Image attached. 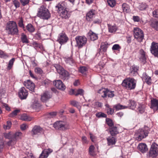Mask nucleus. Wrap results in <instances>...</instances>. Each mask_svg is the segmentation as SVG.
I'll list each match as a JSON object with an SVG mask.
<instances>
[{
  "mask_svg": "<svg viewBox=\"0 0 158 158\" xmlns=\"http://www.w3.org/2000/svg\"><path fill=\"white\" fill-rule=\"evenodd\" d=\"M6 30L9 35H14L19 34V30L17 24L14 21H10L7 23Z\"/></svg>",
  "mask_w": 158,
  "mask_h": 158,
  "instance_id": "obj_1",
  "label": "nucleus"
},
{
  "mask_svg": "<svg viewBox=\"0 0 158 158\" xmlns=\"http://www.w3.org/2000/svg\"><path fill=\"white\" fill-rule=\"evenodd\" d=\"M37 16L40 18L45 19H48L51 16L48 10L44 6L42 5L38 9Z\"/></svg>",
  "mask_w": 158,
  "mask_h": 158,
  "instance_id": "obj_2",
  "label": "nucleus"
},
{
  "mask_svg": "<svg viewBox=\"0 0 158 158\" xmlns=\"http://www.w3.org/2000/svg\"><path fill=\"white\" fill-rule=\"evenodd\" d=\"M149 129L148 127L145 126L141 129H139L136 132L135 135L137 140L140 141L148 135Z\"/></svg>",
  "mask_w": 158,
  "mask_h": 158,
  "instance_id": "obj_3",
  "label": "nucleus"
},
{
  "mask_svg": "<svg viewBox=\"0 0 158 158\" xmlns=\"http://www.w3.org/2000/svg\"><path fill=\"white\" fill-rule=\"evenodd\" d=\"M53 66L56 69L57 72L60 75V77L61 79L64 80L68 79L69 75L67 71L65 70L59 64H55Z\"/></svg>",
  "mask_w": 158,
  "mask_h": 158,
  "instance_id": "obj_4",
  "label": "nucleus"
},
{
  "mask_svg": "<svg viewBox=\"0 0 158 158\" xmlns=\"http://www.w3.org/2000/svg\"><path fill=\"white\" fill-rule=\"evenodd\" d=\"M53 126L56 129L59 130L64 131L68 129L69 128V123L63 121L56 122L54 124Z\"/></svg>",
  "mask_w": 158,
  "mask_h": 158,
  "instance_id": "obj_5",
  "label": "nucleus"
},
{
  "mask_svg": "<svg viewBox=\"0 0 158 158\" xmlns=\"http://www.w3.org/2000/svg\"><path fill=\"white\" fill-rule=\"evenodd\" d=\"M134 33L135 38L138 42H142L144 38V34L142 31L138 27H136L134 28Z\"/></svg>",
  "mask_w": 158,
  "mask_h": 158,
  "instance_id": "obj_6",
  "label": "nucleus"
},
{
  "mask_svg": "<svg viewBox=\"0 0 158 158\" xmlns=\"http://www.w3.org/2000/svg\"><path fill=\"white\" fill-rule=\"evenodd\" d=\"M77 45L78 48H81L85 45L87 41V39L85 36H77L75 38Z\"/></svg>",
  "mask_w": 158,
  "mask_h": 158,
  "instance_id": "obj_7",
  "label": "nucleus"
},
{
  "mask_svg": "<svg viewBox=\"0 0 158 158\" xmlns=\"http://www.w3.org/2000/svg\"><path fill=\"white\" fill-rule=\"evenodd\" d=\"M150 156L152 158L156 157L158 155V145L154 143L151 146L149 152Z\"/></svg>",
  "mask_w": 158,
  "mask_h": 158,
  "instance_id": "obj_8",
  "label": "nucleus"
},
{
  "mask_svg": "<svg viewBox=\"0 0 158 158\" xmlns=\"http://www.w3.org/2000/svg\"><path fill=\"white\" fill-rule=\"evenodd\" d=\"M102 92L104 93L103 95L102 96L103 98L106 97L107 95L110 98H112L114 96V92L110 91L108 89L102 88L98 90V93H101Z\"/></svg>",
  "mask_w": 158,
  "mask_h": 158,
  "instance_id": "obj_9",
  "label": "nucleus"
},
{
  "mask_svg": "<svg viewBox=\"0 0 158 158\" xmlns=\"http://www.w3.org/2000/svg\"><path fill=\"white\" fill-rule=\"evenodd\" d=\"M68 40V38L65 34L61 33L59 35L57 41L61 45L66 43Z\"/></svg>",
  "mask_w": 158,
  "mask_h": 158,
  "instance_id": "obj_10",
  "label": "nucleus"
},
{
  "mask_svg": "<svg viewBox=\"0 0 158 158\" xmlns=\"http://www.w3.org/2000/svg\"><path fill=\"white\" fill-rule=\"evenodd\" d=\"M151 52L155 56L158 57V44L152 42V43L150 49Z\"/></svg>",
  "mask_w": 158,
  "mask_h": 158,
  "instance_id": "obj_11",
  "label": "nucleus"
},
{
  "mask_svg": "<svg viewBox=\"0 0 158 158\" xmlns=\"http://www.w3.org/2000/svg\"><path fill=\"white\" fill-rule=\"evenodd\" d=\"M28 94V91L24 87H22L19 89V95L21 99H26Z\"/></svg>",
  "mask_w": 158,
  "mask_h": 158,
  "instance_id": "obj_12",
  "label": "nucleus"
},
{
  "mask_svg": "<svg viewBox=\"0 0 158 158\" xmlns=\"http://www.w3.org/2000/svg\"><path fill=\"white\" fill-rule=\"evenodd\" d=\"M53 83L56 88L60 90L63 91L65 89V86L60 80H55Z\"/></svg>",
  "mask_w": 158,
  "mask_h": 158,
  "instance_id": "obj_13",
  "label": "nucleus"
},
{
  "mask_svg": "<svg viewBox=\"0 0 158 158\" xmlns=\"http://www.w3.org/2000/svg\"><path fill=\"white\" fill-rule=\"evenodd\" d=\"M52 97L50 93L48 91H45L41 95L40 99L44 102L48 101Z\"/></svg>",
  "mask_w": 158,
  "mask_h": 158,
  "instance_id": "obj_14",
  "label": "nucleus"
},
{
  "mask_svg": "<svg viewBox=\"0 0 158 158\" xmlns=\"http://www.w3.org/2000/svg\"><path fill=\"white\" fill-rule=\"evenodd\" d=\"M24 85L27 87L32 92H34L35 87L34 84L31 81L29 80L24 82Z\"/></svg>",
  "mask_w": 158,
  "mask_h": 158,
  "instance_id": "obj_15",
  "label": "nucleus"
},
{
  "mask_svg": "<svg viewBox=\"0 0 158 158\" xmlns=\"http://www.w3.org/2000/svg\"><path fill=\"white\" fill-rule=\"evenodd\" d=\"M67 4L65 2H62L59 3L56 6V8L58 12L61 11L66 9Z\"/></svg>",
  "mask_w": 158,
  "mask_h": 158,
  "instance_id": "obj_16",
  "label": "nucleus"
},
{
  "mask_svg": "<svg viewBox=\"0 0 158 158\" xmlns=\"http://www.w3.org/2000/svg\"><path fill=\"white\" fill-rule=\"evenodd\" d=\"M95 14V11L94 10H91L89 11L86 15V19L89 22H91L93 18L94 17Z\"/></svg>",
  "mask_w": 158,
  "mask_h": 158,
  "instance_id": "obj_17",
  "label": "nucleus"
},
{
  "mask_svg": "<svg viewBox=\"0 0 158 158\" xmlns=\"http://www.w3.org/2000/svg\"><path fill=\"white\" fill-rule=\"evenodd\" d=\"M52 151L53 150L51 149H45L42 151L39 158H47L49 155Z\"/></svg>",
  "mask_w": 158,
  "mask_h": 158,
  "instance_id": "obj_18",
  "label": "nucleus"
},
{
  "mask_svg": "<svg viewBox=\"0 0 158 158\" xmlns=\"http://www.w3.org/2000/svg\"><path fill=\"white\" fill-rule=\"evenodd\" d=\"M139 56L140 60L144 63L146 62V57L145 52L142 49L140 50L139 52Z\"/></svg>",
  "mask_w": 158,
  "mask_h": 158,
  "instance_id": "obj_19",
  "label": "nucleus"
},
{
  "mask_svg": "<svg viewBox=\"0 0 158 158\" xmlns=\"http://www.w3.org/2000/svg\"><path fill=\"white\" fill-rule=\"evenodd\" d=\"M43 130V129L39 126L35 125L31 131L32 135H38L39 133H41Z\"/></svg>",
  "mask_w": 158,
  "mask_h": 158,
  "instance_id": "obj_20",
  "label": "nucleus"
},
{
  "mask_svg": "<svg viewBox=\"0 0 158 158\" xmlns=\"http://www.w3.org/2000/svg\"><path fill=\"white\" fill-rule=\"evenodd\" d=\"M58 12L62 18L65 19H68L70 16L69 13L68 12L66 9L63 10Z\"/></svg>",
  "mask_w": 158,
  "mask_h": 158,
  "instance_id": "obj_21",
  "label": "nucleus"
},
{
  "mask_svg": "<svg viewBox=\"0 0 158 158\" xmlns=\"http://www.w3.org/2000/svg\"><path fill=\"white\" fill-rule=\"evenodd\" d=\"M142 78L143 81L148 85L151 83L152 79L151 77L149 76L146 73H144L142 75Z\"/></svg>",
  "mask_w": 158,
  "mask_h": 158,
  "instance_id": "obj_22",
  "label": "nucleus"
},
{
  "mask_svg": "<svg viewBox=\"0 0 158 158\" xmlns=\"http://www.w3.org/2000/svg\"><path fill=\"white\" fill-rule=\"evenodd\" d=\"M139 68V67L137 65H134L131 66L130 68V75L133 76L136 75L138 73Z\"/></svg>",
  "mask_w": 158,
  "mask_h": 158,
  "instance_id": "obj_23",
  "label": "nucleus"
},
{
  "mask_svg": "<svg viewBox=\"0 0 158 158\" xmlns=\"http://www.w3.org/2000/svg\"><path fill=\"white\" fill-rule=\"evenodd\" d=\"M151 108L154 111L158 110V100L156 99H153L151 100Z\"/></svg>",
  "mask_w": 158,
  "mask_h": 158,
  "instance_id": "obj_24",
  "label": "nucleus"
},
{
  "mask_svg": "<svg viewBox=\"0 0 158 158\" xmlns=\"http://www.w3.org/2000/svg\"><path fill=\"white\" fill-rule=\"evenodd\" d=\"M149 23L152 27L158 31V20L151 19L149 21Z\"/></svg>",
  "mask_w": 158,
  "mask_h": 158,
  "instance_id": "obj_25",
  "label": "nucleus"
},
{
  "mask_svg": "<svg viewBox=\"0 0 158 158\" xmlns=\"http://www.w3.org/2000/svg\"><path fill=\"white\" fill-rule=\"evenodd\" d=\"M88 37L89 39L92 41H94L98 38V34H96L91 31H90L88 33Z\"/></svg>",
  "mask_w": 158,
  "mask_h": 158,
  "instance_id": "obj_26",
  "label": "nucleus"
},
{
  "mask_svg": "<svg viewBox=\"0 0 158 158\" xmlns=\"http://www.w3.org/2000/svg\"><path fill=\"white\" fill-rule=\"evenodd\" d=\"M108 46L107 44L105 43H102L99 48V51L98 53L96 54V56H99L101 53H102V52H106V51Z\"/></svg>",
  "mask_w": 158,
  "mask_h": 158,
  "instance_id": "obj_27",
  "label": "nucleus"
},
{
  "mask_svg": "<svg viewBox=\"0 0 158 158\" xmlns=\"http://www.w3.org/2000/svg\"><path fill=\"white\" fill-rule=\"evenodd\" d=\"M139 150L142 153L145 152L148 150L147 146L145 143H140L138 146Z\"/></svg>",
  "mask_w": 158,
  "mask_h": 158,
  "instance_id": "obj_28",
  "label": "nucleus"
},
{
  "mask_svg": "<svg viewBox=\"0 0 158 158\" xmlns=\"http://www.w3.org/2000/svg\"><path fill=\"white\" fill-rule=\"evenodd\" d=\"M136 103L134 101L132 100H129L128 101L127 108H128L130 109L134 110L136 106Z\"/></svg>",
  "mask_w": 158,
  "mask_h": 158,
  "instance_id": "obj_29",
  "label": "nucleus"
},
{
  "mask_svg": "<svg viewBox=\"0 0 158 158\" xmlns=\"http://www.w3.org/2000/svg\"><path fill=\"white\" fill-rule=\"evenodd\" d=\"M131 78H128L124 80L122 83V86L126 89L128 90Z\"/></svg>",
  "mask_w": 158,
  "mask_h": 158,
  "instance_id": "obj_30",
  "label": "nucleus"
},
{
  "mask_svg": "<svg viewBox=\"0 0 158 158\" xmlns=\"http://www.w3.org/2000/svg\"><path fill=\"white\" fill-rule=\"evenodd\" d=\"M107 143L108 146L114 145L116 141L115 139L113 137L110 136L106 138Z\"/></svg>",
  "mask_w": 158,
  "mask_h": 158,
  "instance_id": "obj_31",
  "label": "nucleus"
},
{
  "mask_svg": "<svg viewBox=\"0 0 158 158\" xmlns=\"http://www.w3.org/2000/svg\"><path fill=\"white\" fill-rule=\"evenodd\" d=\"M130 86L129 85L128 90H131L134 89L136 85V81L133 78H131L129 84Z\"/></svg>",
  "mask_w": 158,
  "mask_h": 158,
  "instance_id": "obj_32",
  "label": "nucleus"
},
{
  "mask_svg": "<svg viewBox=\"0 0 158 158\" xmlns=\"http://www.w3.org/2000/svg\"><path fill=\"white\" fill-rule=\"evenodd\" d=\"M109 130L111 135L112 136L115 135L118 133L117 127L115 126H114L109 128Z\"/></svg>",
  "mask_w": 158,
  "mask_h": 158,
  "instance_id": "obj_33",
  "label": "nucleus"
},
{
  "mask_svg": "<svg viewBox=\"0 0 158 158\" xmlns=\"http://www.w3.org/2000/svg\"><path fill=\"white\" fill-rule=\"evenodd\" d=\"M31 45L35 48V49L40 48L41 50L43 49V47L40 44L37 43L36 41H33L31 43Z\"/></svg>",
  "mask_w": 158,
  "mask_h": 158,
  "instance_id": "obj_34",
  "label": "nucleus"
},
{
  "mask_svg": "<svg viewBox=\"0 0 158 158\" xmlns=\"http://www.w3.org/2000/svg\"><path fill=\"white\" fill-rule=\"evenodd\" d=\"M20 39L23 43L27 44L29 43L27 35L23 33H21Z\"/></svg>",
  "mask_w": 158,
  "mask_h": 158,
  "instance_id": "obj_35",
  "label": "nucleus"
},
{
  "mask_svg": "<svg viewBox=\"0 0 158 158\" xmlns=\"http://www.w3.org/2000/svg\"><path fill=\"white\" fill-rule=\"evenodd\" d=\"M73 94H74L75 96H78V95H83L84 93V90L82 89H79L77 90L76 91H75L73 89L72 90Z\"/></svg>",
  "mask_w": 158,
  "mask_h": 158,
  "instance_id": "obj_36",
  "label": "nucleus"
},
{
  "mask_svg": "<svg viewBox=\"0 0 158 158\" xmlns=\"http://www.w3.org/2000/svg\"><path fill=\"white\" fill-rule=\"evenodd\" d=\"M108 26L109 31L111 33L115 32L117 29L116 25H111L108 24Z\"/></svg>",
  "mask_w": 158,
  "mask_h": 158,
  "instance_id": "obj_37",
  "label": "nucleus"
},
{
  "mask_svg": "<svg viewBox=\"0 0 158 158\" xmlns=\"http://www.w3.org/2000/svg\"><path fill=\"white\" fill-rule=\"evenodd\" d=\"M105 106L106 107V109L107 114H112L114 113V110L110 107V106L108 104H106Z\"/></svg>",
  "mask_w": 158,
  "mask_h": 158,
  "instance_id": "obj_38",
  "label": "nucleus"
},
{
  "mask_svg": "<svg viewBox=\"0 0 158 158\" xmlns=\"http://www.w3.org/2000/svg\"><path fill=\"white\" fill-rule=\"evenodd\" d=\"M95 148V147L93 145H90L89 148V154L92 156H95L96 155L94 151Z\"/></svg>",
  "mask_w": 158,
  "mask_h": 158,
  "instance_id": "obj_39",
  "label": "nucleus"
},
{
  "mask_svg": "<svg viewBox=\"0 0 158 158\" xmlns=\"http://www.w3.org/2000/svg\"><path fill=\"white\" fill-rule=\"evenodd\" d=\"M70 103L72 106L77 107L80 110L81 108V106L80 103L75 100H73L71 101Z\"/></svg>",
  "mask_w": 158,
  "mask_h": 158,
  "instance_id": "obj_40",
  "label": "nucleus"
},
{
  "mask_svg": "<svg viewBox=\"0 0 158 158\" xmlns=\"http://www.w3.org/2000/svg\"><path fill=\"white\" fill-rule=\"evenodd\" d=\"M65 62L70 65H73L74 63V60L72 59V56H71L70 57L65 58Z\"/></svg>",
  "mask_w": 158,
  "mask_h": 158,
  "instance_id": "obj_41",
  "label": "nucleus"
},
{
  "mask_svg": "<svg viewBox=\"0 0 158 158\" xmlns=\"http://www.w3.org/2000/svg\"><path fill=\"white\" fill-rule=\"evenodd\" d=\"M27 30L30 32H33L34 31L35 28L31 24L29 23L26 26Z\"/></svg>",
  "mask_w": 158,
  "mask_h": 158,
  "instance_id": "obj_42",
  "label": "nucleus"
},
{
  "mask_svg": "<svg viewBox=\"0 0 158 158\" xmlns=\"http://www.w3.org/2000/svg\"><path fill=\"white\" fill-rule=\"evenodd\" d=\"M32 118L27 115L26 114H23L21 117V119L27 121H30L31 120Z\"/></svg>",
  "mask_w": 158,
  "mask_h": 158,
  "instance_id": "obj_43",
  "label": "nucleus"
},
{
  "mask_svg": "<svg viewBox=\"0 0 158 158\" xmlns=\"http://www.w3.org/2000/svg\"><path fill=\"white\" fill-rule=\"evenodd\" d=\"M10 140L7 142V144L9 146H12L16 143L17 140L15 138L12 137Z\"/></svg>",
  "mask_w": 158,
  "mask_h": 158,
  "instance_id": "obj_44",
  "label": "nucleus"
},
{
  "mask_svg": "<svg viewBox=\"0 0 158 158\" xmlns=\"http://www.w3.org/2000/svg\"><path fill=\"white\" fill-rule=\"evenodd\" d=\"M57 112H52L47 114L46 116L48 118H51L55 117L57 114Z\"/></svg>",
  "mask_w": 158,
  "mask_h": 158,
  "instance_id": "obj_45",
  "label": "nucleus"
},
{
  "mask_svg": "<svg viewBox=\"0 0 158 158\" xmlns=\"http://www.w3.org/2000/svg\"><path fill=\"white\" fill-rule=\"evenodd\" d=\"M122 8L124 12H127L129 11V6L126 3H124L122 4Z\"/></svg>",
  "mask_w": 158,
  "mask_h": 158,
  "instance_id": "obj_46",
  "label": "nucleus"
},
{
  "mask_svg": "<svg viewBox=\"0 0 158 158\" xmlns=\"http://www.w3.org/2000/svg\"><path fill=\"white\" fill-rule=\"evenodd\" d=\"M107 2L108 5L111 7H114L116 4L115 0H107Z\"/></svg>",
  "mask_w": 158,
  "mask_h": 158,
  "instance_id": "obj_47",
  "label": "nucleus"
},
{
  "mask_svg": "<svg viewBox=\"0 0 158 158\" xmlns=\"http://www.w3.org/2000/svg\"><path fill=\"white\" fill-rule=\"evenodd\" d=\"M20 111L19 110H16L13 111L9 115V117H14L17 115L18 113Z\"/></svg>",
  "mask_w": 158,
  "mask_h": 158,
  "instance_id": "obj_48",
  "label": "nucleus"
},
{
  "mask_svg": "<svg viewBox=\"0 0 158 158\" xmlns=\"http://www.w3.org/2000/svg\"><path fill=\"white\" fill-rule=\"evenodd\" d=\"M114 107L117 110H118L120 109L127 108V106H123L120 104H118L114 106Z\"/></svg>",
  "mask_w": 158,
  "mask_h": 158,
  "instance_id": "obj_49",
  "label": "nucleus"
},
{
  "mask_svg": "<svg viewBox=\"0 0 158 158\" xmlns=\"http://www.w3.org/2000/svg\"><path fill=\"white\" fill-rule=\"evenodd\" d=\"M96 116L98 118H106L107 115L103 113L100 112L97 113L96 114Z\"/></svg>",
  "mask_w": 158,
  "mask_h": 158,
  "instance_id": "obj_50",
  "label": "nucleus"
},
{
  "mask_svg": "<svg viewBox=\"0 0 158 158\" xmlns=\"http://www.w3.org/2000/svg\"><path fill=\"white\" fill-rule=\"evenodd\" d=\"M87 70V68L86 67L83 66L80 67L79 69L80 72L84 75L86 74Z\"/></svg>",
  "mask_w": 158,
  "mask_h": 158,
  "instance_id": "obj_51",
  "label": "nucleus"
},
{
  "mask_svg": "<svg viewBox=\"0 0 158 158\" xmlns=\"http://www.w3.org/2000/svg\"><path fill=\"white\" fill-rule=\"evenodd\" d=\"M106 121L107 124L109 126V128L114 126V124L111 119L109 118H106Z\"/></svg>",
  "mask_w": 158,
  "mask_h": 158,
  "instance_id": "obj_52",
  "label": "nucleus"
},
{
  "mask_svg": "<svg viewBox=\"0 0 158 158\" xmlns=\"http://www.w3.org/2000/svg\"><path fill=\"white\" fill-rule=\"evenodd\" d=\"M12 123L10 121H7L6 122V125H3V128L5 130L9 129L11 127Z\"/></svg>",
  "mask_w": 158,
  "mask_h": 158,
  "instance_id": "obj_53",
  "label": "nucleus"
},
{
  "mask_svg": "<svg viewBox=\"0 0 158 158\" xmlns=\"http://www.w3.org/2000/svg\"><path fill=\"white\" fill-rule=\"evenodd\" d=\"M15 58H12L9 61V63L8 66V69L10 70L12 68L13 64V63L15 61Z\"/></svg>",
  "mask_w": 158,
  "mask_h": 158,
  "instance_id": "obj_54",
  "label": "nucleus"
},
{
  "mask_svg": "<svg viewBox=\"0 0 158 158\" xmlns=\"http://www.w3.org/2000/svg\"><path fill=\"white\" fill-rule=\"evenodd\" d=\"M147 7V5L145 3H141L139 6V9L141 10H143L146 9Z\"/></svg>",
  "mask_w": 158,
  "mask_h": 158,
  "instance_id": "obj_55",
  "label": "nucleus"
},
{
  "mask_svg": "<svg viewBox=\"0 0 158 158\" xmlns=\"http://www.w3.org/2000/svg\"><path fill=\"white\" fill-rule=\"evenodd\" d=\"M144 108L143 105H139L138 108V110L140 113H143L144 111Z\"/></svg>",
  "mask_w": 158,
  "mask_h": 158,
  "instance_id": "obj_56",
  "label": "nucleus"
},
{
  "mask_svg": "<svg viewBox=\"0 0 158 158\" xmlns=\"http://www.w3.org/2000/svg\"><path fill=\"white\" fill-rule=\"evenodd\" d=\"M18 25L20 27L22 28L23 29L25 28L24 25L23 23V21L22 18H20L18 21Z\"/></svg>",
  "mask_w": 158,
  "mask_h": 158,
  "instance_id": "obj_57",
  "label": "nucleus"
},
{
  "mask_svg": "<svg viewBox=\"0 0 158 158\" xmlns=\"http://www.w3.org/2000/svg\"><path fill=\"white\" fill-rule=\"evenodd\" d=\"M34 70L35 73L40 74H42L43 72L42 69L39 67L35 68Z\"/></svg>",
  "mask_w": 158,
  "mask_h": 158,
  "instance_id": "obj_58",
  "label": "nucleus"
},
{
  "mask_svg": "<svg viewBox=\"0 0 158 158\" xmlns=\"http://www.w3.org/2000/svg\"><path fill=\"white\" fill-rule=\"evenodd\" d=\"M22 134L21 132H16L15 133L13 134L12 137L15 138L17 140L18 137L21 135Z\"/></svg>",
  "mask_w": 158,
  "mask_h": 158,
  "instance_id": "obj_59",
  "label": "nucleus"
},
{
  "mask_svg": "<svg viewBox=\"0 0 158 158\" xmlns=\"http://www.w3.org/2000/svg\"><path fill=\"white\" fill-rule=\"evenodd\" d=\"M13 4L14 5L16 8H17L19 7L20 3L17 0H14L13 2Z\"/></svg>",
  "mask_w": 158,
  "mask_h": 158,
  "instance_id": "obj_60",
  "label": "nucleus"
},
{
  "mask_svg": "<svg viewBox=\"0 0 158 158\" xmlns=\"http://www.w3.org/2000/svg\"><path fill=\"white\" fill-rule=\"evenodd\" d=\"M121 48L119 45L118 44L114 45L112 47L113 50H118Z\"/></svg>",
  "mask_w": 158,
  "mask_h": 158,
  "instance_id": "obj_61",
  "label": "nucleus"
},
{
  "mask_svg": "<svg viewBox=\"0 0 158 158\" xmlns=\"http://www.w3.org/2000/svg\"><path fill=\"white\" fill-rule=\"evenodd\" d=\"M20 2L23 6L28 4L29 2V0H20Z\"/></svg>",
  "mask_w": 158,
  "mask_h": 158,
  "instance_id": "obj_62",
  "label": "nucleus"
},
{
  "mask_svg": "<svg viewBox=\"0 0 158 158\" xmlns=\"http://www.w3.org/2000/svg\"><path fill=\"white\" fill-rule=\"evenodd\" d=\"M12 135L13 134H11L10 132L8 133H5L4 135V136L6 138L9 139L12 138Z\"/></svg>",
  "mask_w": 158,
  "mask_h": 158,
  "instance_id": "obj_63",
  "label": "nucleus"
},
{
  "mask_svg": "<svg viewBox=\"0 0 158 158\" xmlns=\"http://www.w3.org/2000/svg\"><path fill=\"white\" fill-rule=\"evenodd\" d=\"M153 16V17L158 18V10H154L152 12Z\"/></svg>",
  "mask_w": 158,
  "mask_h": 158,
  "instance_id": "obj_64",
  "label": "nucleus"
}]
</instances>
